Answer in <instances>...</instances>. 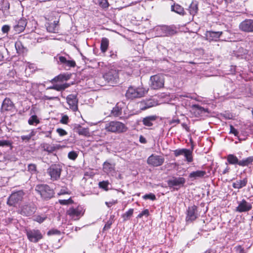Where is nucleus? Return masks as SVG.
Returning a JSON list of instances; mask_svg holds the SVG:
<instances>
[{
    "instance_id": "17",
    "label": "nucleus",
    "mask_w": 253,
    "mask_h": 253,
    "mask_svg": "<svg viewBox=\"0 0 253 253\" xmlns=\"http://www.w3.org/2000/svg\"><path fill=\"white\" fill-rule=\"evenodd\" d=\"M36 211L34 206L25 205L22 206L20 210V213L24 216H29L33 214Z\"/></svg>"
},
{
    "instance_id": "11",
    "label": "nucleus",
    "mask_w": 253,
    "mask_h": 253,
    "mask_svg": "<svg viewBox=\"0 0 253 253\" xmlns=\"http://www.w3.org/2000/svg\"><path fill=\"white\" fill-rule=\"evenodd\" d=\"M164 157L162 156L152 155L148 158L147 163L154 167H158L164 163Z\"/></svg>"
},
{
    "instance_id": "41",
    "label": "nucleus",
    "mask_w": 253,
    "mask_h": 253,
    "mask_svg": "<svg viewBox=\"0 0 253 253\" xmlns=\"http://www.w3.org/2000/svg\"><path fill=\"white\" fill-rule=\"evenodd\" d=\"M133 212V209H130L127 211L122 215L124 221L128 220L132 216Z\"/></svg>"
},
{
    "instance_id": "16",
    "label": "nucleus",
    "mask_w": 253,
    "mask_h": 253,
    "mask_svg": "<svg viewBox=\"0 0 253 253\" xmlns=\"http://www.w3.org/2000/svg\"><path fill=\"white\" fill-rule=\"evenodd\" d=\"M66 101L70 108L75 112L78 110V99L77 96L74 94H70L66 97Z\"/></svg>"
},
{
    "instance_id": "32",
    "label": "nucleus",
    "mask_w": 253,
    "mask_h": 253,
    "mask_svg": "<svg viewBox=\"0 0 253 253\" xmlns=\"http://www.w3.org/2000/svg\"><path fill=\"white\" fill-rule=\"evenodd\" d=\"M103 169L106 173H110L115 170V166L113 164L105 162L103 164Z\"/></svg>"
},
{
    "instance_id": "49",
    "label": "nucleus",
    "mask_w": 253,
    "mask_h": 253,
    "mask_svg": "<svg viewBox=\"0 0 253 253\" xmlns=\"http://www.w3.org/2000/svg\"><path fill=\"white\" fill-rule=\"evenodd\" d=\"M11 145V142L6 140H0V147H4V146H10Z\"/></svg>"
},
{
    "instance_id": "48",
    "label": "nucleus",
    "mask_w": 253,
    "mask_h": 253,
    "mask_svg": "<svg viewBox=\"0 0 253 253\" xmlns=\"http://www.w3.org/2000/svg\"><path fill=\"white\" fill-rule=\"evenodd\" d=\"M149 215V211L148 209H145L141 213H140L138 216L137 218H142L143 216H146V217L148 216Z\"/></svg>"
},
{
    "instance_id": "51",
    "label": "nucleus",
    "mask_w": 253,
    "mask_h": 253,
    "mask_svg": "<svg viewBox=\"0 0 253 253\" xmlns=\"http://www.w3.org/2000/svg\"><path fill=\"white\" fill-rule=\"evenodd\" d=\"M68 121H69V117L67 115H63L60 121V122L63 124H67L68 123Z\"/></svg>"
},
{
    "instance_id": "24",
    "label": "nucleus",
    "mask_w": 253,
    "mask_h": 253,
    "mask_svg": "<svg viewBox=\"0 0 253 253\" xmlns=\"http://www.w3.org/2000/svg\"><path fill=\"white\" fill-rule=\"evenodd\" d=\"M188 10L191 15L192 16V19L195 15L197 14L198 11V3L197 1H193L189 6Z\"/></svg>"
},
{
    "instance_id": "2",
    "label": "nucleus",
    "mask_w": 253,
    "mask_h": 253,
    "mask_svg": "<svg viewBox=\"0 0 253 253\" xmlns=\"http://www.w3.org/2000/svg\"><path fill=\"white\" fill-rule=\"evenodd\" d=\"M148 90L143 87H134L129 86L126 93V96L128 99H134L143 97Z\"/></svg>"
},
{
    "instance_id": "50",
    "label": "nucleus",
    "mask_w": 253,
    "mask_h": 253,
    "mask_svg": "<svg viewBox=\"0 0 253 253\" xmlns=\"http://www.w3.org/2000/svg\"><path fill=\"white\" fill-rule=\"evenodd\" d=\"M56 132L60 136H63L67 134V132L61 128H58L56 129Z\"/></svg>"
},
{
    "instance_id": "14",
    "label": "nucleus",
    "mask_w": 253,
    "mask_h": 253,
    "mask_svg": "<svg viewBox=\"0 0 253 253\" xmlns=\"http://www.w3.org/2000/svg\"><path fill=\"white\" fill-rule=\"evenodd\" d=\"M241 30L246 32H253V20L246 19L239 25Z\"/></svg>"
},
{
    "instance_id": "8",
    "label": "nucleus",
    "mask_w": 253,
    "mask_h": 253,
    "mask_svg": "<svg viewBox=\"0 0 253 253\" xmlns=\"http://www.w3.org/2000/svg\"><path fill=\"white\" fill-rule=\"evenodd\" d=\"M157 37L168 36L174 34V31L170 27L166 26H158L155 28Z\"/></svg>"
},
{
    "instance_id": "1",
    "label": "nucleus",
    "mask_w": 253,
    "mask_h": 253,
    "mask_svg": "<svg viewBox=\"0 0 253 253\" xmlns=\"http://www.w3.org/2000/svg\"><path fill=\"white\" fill-rule=\"evenodd\" d=\"M105 129L108 132L120 133L126 132L127 127L120 122L112 121L106 123Z\"/></svg>"
},
{
    "instance_id": "40",
    "label": "nucleus",
    "mask_w": 253,
    "mask_h": 253,
    "mask_svg": "<svg viewBox=\"0 0 253 253\" xmlns=\"http://www.w3.org/2000/svg\"><path fill=\"white\" fill-rule=\"evenodd\" d=\"M68 79V78L64 75H59L55 77L52 80V82H62L64 81H67Z\"/></svg>"
},
{
    "instance_id": "19",
    "label": "nucleus",
    "mask_w": 253,
    "mask_h": 253,
    "mask_svg": "<svg viewBox=\"0 0 253 253\" xmlns=\"http://www.w3.org/2000/svg\"><path fill=\"white\" fill-rule=\"evenodd\" d=\"M103 78L108 82H117L118 73L116 70H111L104 75Z\"/></svg>"
},
{
    "instance_id": "42",
    "label": "nucleus",
    "mask_w": 253,
    "mask_h": 253,
    "mask_svg": "<svg viewBox=\"0 0 253 253\" xmlns=\"http://www.w3.org/2000/svg\"><path fill=\"white\" fill-rule=\"evenodd\" d=\"M28 170L31 174H36L37 172V167L35 164H31L28 166Z\"/></svg>"
},
{
    "instance_id": "7",
    "label": "nucleus",
    "mask_w": 253,
    "mask_h": 253,
    "mask_svg": "<svg viewBox=\"0 0 253 253\" xmlns=\"http://www.w3.org/2000/svg\"><path fill=\"white\" fill-rule=\"evenodd\" d=\"M62 171V167L58 164H54L47 169V173L50 176V179L53 180H57L59 179Z\"/></svg>"
},
{
    "instance_id": "39",
    "label": "nucleus",
    "mask_w": 253,
    "mask_h": 253,
    "mask_svg": "<svg viewBox=\"0 0 253 253\" xmlns=\"http://www.w3.org/2000/svg\"><path fill=\"white\" fill-rule=\"evenodd\" d=\"M28 123L30 125H36L40 123V121L36 115H33L29 118Z\"/></svg>"
},
{
    "instance_id": "3",
    "label": "nucleus",
    "mask_w": 253,
    "mask_h": 253,
    "mask_svg": "<svg viewBox=\"0 0 253 253\" xmlns=\"http://www.w3.org/2000/svg\"><path fill=\"white\" fill-rule=\"evenodd\" d=\"M36 191L44 199H50L53 196L54 192L49 186L46 184H39L36 186Z\"/></svg>"
},
{
    "instance_id": "28",
    "label": "nucleus",
    "mask_w": 253,
    "mask_h": 253,
    "mask_svg": "<svg viewBox=\"0 0 253 253\" xmlns=\"http://www.w3.org/2000/svg\"><path fill=\"white\" fill-rule=\"evenodd\" d=\"M26 24V20L21 19L18 21L17 24L14 26V30L18 33L21 32L24 30Z\"/></svg>"
},
{
    "instance_id": "46",
    "label": "nucleus",
    "mask_w": 253,
    "mask_h": 253,
    "mask_svg": "<svg viewBox=\"0 0 253 253\" xmlns=\"http://www.w3.org/2000/svg\"><path fill=\"white\" fill-rule=\"evenodd\" d=\"M58 202L61 205H67L73 203V201L71 198H69L67 200H59Z\"/></svg>"
},
{
    "instance_id": "58",
    "label": "nucleus",
    "mask_w": 253,
    "mask_h": 253,
    "mask_svg": "<svg viewBox=\"0 0 253 253\" xmlns=\"http://www.w3.org/2000/svg\"><path fill=\"white\" fill-rule=\"evenodd\" d=\"M21 138L22 141H29L30 140V136L28 135H22L21 136Z\"/></svg>"
},
{
    "instance_id": "10",
    "label": "nucleus",
    "mask_w": 253,
    "mask_h": 253,
    "mask_svg": "<svg viewBox=\"0 0 253 253\" xmlns=\"http://www.w3.org/2000/svg\"><path fill=\"white\" fill-rule=\"evenodd\" d=\"M197 208L195 206L188 207L186 211L185 220L187 223L193 221L198 217Z\"/></svg>"
},
{
    "instance_id": "25",
    "label": "nucleus",
    "mask_w": 253,
    "mask_h": 253,
    "mask_svg": "<svg viewBox=\"0 0 253 253\" xmlns=\"http://www.w3.org/2000/svg\"><path fill=\"white\" fill-rule=\"evenodd\" d=\"M157 118L156 115H152L146 117L142 120L143 124L147 126H151L153 125V122H155Z\"/></svg>"
},
{
    "instance_id": "56",
    "label": "nucleus",
    "mask_w": 253,
    "mask_h": 253,
    "mask_svg": "<svg viewBox=\"0 0 253 253\" xmlns=\"http://www.w3.org/2000/svg\"><path fill=\"white\" fill-rule=\"evenodd\" d=\"M151 104H152L151 102V103L148 102V103L146 104V106H143V103H141V104L142 105L141 109L145 110V109H146L147 108H149L152 107L153 106V105Z\"/></svg>"
},
{
    "instance_id": "55",
    "label": "nucleus",
    "mask_w": 253,
    "mask_h": 253,
    "mask_svg": "<svg viewBox=\"0 0 253 253\" xmlns=\"http://www.w3.org/2000/svg\"><path fill=\"white\" fill-rule=\"evenodd\" d=\"M180 123V120L179 119H172L170 120L169 122L170 125H173V126H175V124H178Z\"/></svg>"
},
{
    "instance_id": "57",
    "label": "nucleus",
    "mask_w": 253,
    "mask_h": 253,
    "mask_svg": "<svg viewBox=\"0 0 253 253\" xmlns=\"http://www.w3.org/2000/svg\"><path fill=\"white\" fill-rule=\"evenodd\" d=\"M43 99L44 100H54V99H58V97H54V96H47V95H44L43 97Z\"/></svg>"
},
{
    "instance_id": "37",
    "label": "nucleus",
    "mask_w": 253,
    "mask_h": 253,
    "mask_svg": "<svg viewBox=\"0 0 253 253\" xmlns=\"http://www.w3.org/2000/svg\"><path fill=\"white\" fill-rule=\"evenodd\" d=\"M227 162L231 165H238L239 160L238 158L233 154H229L227 156Z\"/></svg>"
},
{
    "instance_id": "47",
    "label": "nucleus",
    "mask_w": 253,
    "mask_h": 253,
    "mask_svg": "<svg viewBox=\"0 0 253 253\" xmlns=\"http://www.w3.org/2000/svg\"><path fill=\"white\" fill-rule=\"evenodd\" d=\"M68 157L69 159L75 160L78 157V154L75 151H71L68 153Z\"/></svg>"
},
{
    "instance_id": "13",
    "label": "nucleus",
    "mask_w": 253,
    "mask_h": 253,
    "mask_svg": "<svg viewBox=\"0 0 253 253\" xmlns=\"http://www.w3.org/2000/svg\"><path fill=\"white\" fill-rule=\"evenodd\" d=\"M58 64H62L65 69H69L70 68L75 67L76 66V62L73 60H68L66 57L62 56H58Z\"/></svg>"
},
{
    "instance_id": "36",
    "label": "nucleus",
    "mask_w": 253,
    "mask_h": 253,
    "mask_svg": "<svg viewBox=\"0 0 253 253\" xmlns=\"http://www.w3.org/2000/svg\"><path fill=\"white\" fill-rule=\"evenodd\" d=\"M109 45V40L106 38H103L101 40L100 49L102 52H105Z\"/></svg>"
},
{
    "instance_id": "62",
    "label": "nucleus",
    "mask_w": 253,
    "mask_h": 253,
    "mask_svg": "<svg viewBox=\"0 0 253 253\" xmlns=\"http://www.w3.org/2000/svg\"><path fill=\"white\" fill-rule=\"evenodd\" d=\"M237 252L238 253H245L244 250L240 246L237 247Z\"/></svg>"
},
{
    "instance_id": "26",
    "label": "nucleus",
    "mask_w": 253,
    "mask_h": 253,
    "mask_svg": "<svg viewBox=\"0 0 253 253\" xmlns=\"http://www.w3.org/2000/svg\"><path fill=\"white\" fill-rule=\"evenodd\" d=\"M74 129H76V132L79 135L85 136H89L90 135L88 128L82 127L80 125H76Z\"/></svg>"
},
{
    "instance_id": "15",
    "label": "nucleus",
    "mask_w": 253,
    "mask_h": 253,
    "mask_svg": "<svg viewBox=\"0 0 253 253\" xmlns=\"http://www.w3.org/2000/svg\"><path fill=\"white\" fill-rule=\"evenodd\" d=\"M252 209V205L245 199L238 202V206L236 207V211L239 212H247Z\"/></svg>"
},
{
    "instance_id": "22",
    "label": "nucleus",
    "mask_w": 253,
    "mask_h": 253,
    "mask_svg": "<svg viewBox=\"0 0 253 253\" xmlns=\"http://www.w3.org/2000/svg\"><path fill=\"white\" fill-rule=\"evenodd\" d=\"M14 107V104L11 100L9 98H6L3 101L1 110L2 111H8L11 110Z\"/></svg>"
},
{
    "instance_id": "23",
    "label": "nucleus",
    "mask_w": 253,
    "mask_h": 253,
    "mask_svg": "<svg viewBox=\"0 0 253 253\" xmlns=\"http://www.w3.org/2000/svg\"><path fill=\"white\" fill-rule=\"evenodd\" d=\"M206 174V172L205 170H197L191 172L189 175V178L193 180L203 178L205 177Z\"/></svg>"
},
{
    "instance_id": "5",
    "label": "nucleus",
    "mask_w": 253,
    "mask_h": 253,
    "mask_svg": "<svg viewBox=\"0 0 253 253\" xmlns=\"http://www.w3.org/2000/svg\"><path fill=\"white\" fill-rule=\"evenodd\" d=\"M24 196V193L22 190L12 192L7 199V205L9 206H16L22 201Z\"/></svg>"
},
{
    "instance_id": "35",
    "label": "nucleus",
    "mask_w": 253,
    "mask_h": 253,
    "mask_svg": "<svg viewBox=\"0 0 253 253\" xmlns=\"http://www.w3.org/2000/svg\"><path fill=\"white\" fill-rule=\"evenodd\" d=\"M2 4L1 6V10L5 15L9 14V9L10 7V4L7 0H1Z\"/></svg>"
},
{
    "instance_id": "31",
    "label": "nucleus",
    "mask_w": 253,
    "mask_h": 253,
    "mask_svg": "<svg viewBox=\"0 0 253 253\" xmlns=\"http://www.w3.org/2000/svg\"><path fill=\"white\" fill-rule=\"evenodd\" d=\"M253 156H250L241 160H239L238 165L241 167H248L252 164Z\"/></svg>"
},
{
    "instance_id": "33",
    "label": "nucleus",
    "mask_w": 253,
    "mask_h": 253,
    "mask_svg": "<svg viewBox=\"0 0 253 253\" xmlns=\"http://www.w3.org/2000/svg\"><path fill=\"white\" fill-rule=\"evenodd\" d=\"M69 86V85L66 83L63 84H53L51 86L48 87L47 88V89H55L57 91H61V90H63L65 89L66 88L68 87Z\"/></svg>"
},
{
    "instance_id": "38",
    "label": "nucleus",
    "mask_w": 253,
    "mask_h": 253,
    "mask_svg": "<svg viewBox=\"0 0 253 253\" xmlns=\"http://www.w3.org/2000/svg\"><path fill=\"white\" fill-rule=\"evenodd\" d=\"M42 147L43 150L49 153H52L56 149V147L53 145H50L47 143H44L42 145Z\"/></svg>"
},
{
    "instance_id": "29",
    "label": "nucleus",
    "mask_w": 253,
    "mask_h": 253,
    "mask_svg": "<svg viewBox=\"0 0 253 253\" xmlns=\"http://www.w3.org/2000/svg\"><path fill=\"white\" fill-rule=\"evenodd\" d=\"M247 182V179L245 178L243 179H240L236 181L235 182L233 183L232 186L233 188L239 189L246 186Z\"/></svg>"
},
{
    "instance_id": "20",
    "label": "nucleus",
    "mask_w": 253,
    "mask_h": 253,
    "mask_svg": "<svg viewBox=\"0 0 253 253\" xmlns=\"http://www.w3.org/2000/svg\"><path fill=\"white\" fill-rule=\"evenodd\" d=\"M191 112L194 113L195 116H200L207 112V109L200 106L199 105H193L191 106Z\"/></svg>"
},
{
    "instance_id": "12",
    "label": "nucleus",
    "mask_w": 253,
    "mask_h": 253,
    "mask_svg": "<svg viewBox=\"0 0 253 253\" xmlns=\"http://www.w3.org/2000/svg\"><path fill=\"white\" fill-rule=\"evenodd\" d=\"M192 153V152L191 150L186 149H176L174 151L175 156L177 157L180 155H184L187 161L189 163L193 161Z\"/></svg>"
},
{
    "instance_id": "18",
    "label": "nucleus",
    "mask_w": 253,
    "mask_h": 253,
    "mask_svg": "<svg viewBox=\"0 0 253 253\" xmlns=\"http://www.w3.org/2000/svg\"><path fill=\"white\" fill-rule=\"evenodd\" d=\"M185 183V179L182 177H174L168 181L169 187L181 186Z\"/></svg>"
},
{
    "instance_id": "6",
    "label": "nucleus",
    "mask_w": 253,
    "mask_h": 253,
    "mask_svg": "<svg viewBox=\"0 0 253 253\" xmlns=\"http://www.w3.org/2000/svg\"><path fill=\"white\" fill-rule=\"evenodd\" d=\"M85 210L81 206L77 208H70L66 211L67 215H69L70 219L73 220H79L84 214Z\"/></svg>"
},
{
    "instance_id": "63",
    "label": "nucleus",
    "mask_w": 253,
    "mask_h": 253,
    "mask_svg": "<svg viewBox=\"0 0 253 253\" xmlns=\"http://www.w3.org/2000/svg\"><path fill=\"white\" fill-rule=\"evenodd\" d=\"M117 203L116 201H113V202H105V204L106 205V206L110 208L113 205L116 204Z\"/></svg>"
},
{
    "instance_id": "45",
    "label": "nucleus",
    "mask_w": 253,
    "mask_h": 253,
    "mask_svg": "<svg viewBox=\"0 0 253 253\" xmlns=\"http://www.w3.org/2000/svg\"><path fill=\"white\" fill-rule=\"evenodd\" d=\"M98 2L100 6L103 8H106L109 6L107 0H98Z\"/></svg>"
},
{
    "instance_id": "52",
    "label": "nucleus",
    "mask_w": 253,
    "mask_h": 253,
    "mask_svg": "<svg viewBox=\"0 0 253 253\" xmlns=\"http://www.w3.org/2000/svg\"><path fill=\"white\" fill-rule=\"evenodd\" d=\"M61 233L60 231L57 229H51L47 232V235H60Z\"/></svg>"
},
{
    "instance_id": "54",
    "label": "nucleus",
    "mask_w": 253,
    "mask_h": 253,
    "mask_svg": "<svg viewBox=\"0 0 253 253\" xmlns=\"http://www.w3.org/2000/svg\"><path fill=\"white\" fill-rule=\"evenodd\" d=\"M108 182L103 181L102 182H100L99 183V185L101 188L106 189L108 187Z\"/></svg>"
},
{
    "instance_id": "9",
    "label": "nucleus",
    "mask_w": 253,
    "mask_h": 253,
    "mask_svg": "<svg viewBox=\"0 0 253 253\" xmlns=\"http://www.w3.org/2000/svg\"><path fill=\"white\" fill-rule=\"evenodd\" d=\"M27 238L30 242L37 243L42 238V235L39 230L32 229L26 231Z\"/></svg>"
},
{
    "instance_id": "4",
    "label": "nucleus",
    "mask_w": 253,
    "mask_h": 253,
    "mask_svg": "<svg viewBox=\"0 0 253 253\" xmlns=\"http://www.w3.org/2000/svg\"><path fill=\"white\" fill-rule=\"evenodd\" d=\"M165 78L163 74H157L150 77L149 84L151 88L159 89L164 85Z\"/></svg>"
},
{
    "instance_id": "61",
    "label": "nucleus",
    "mask_w": 253,
    "mask_h": 253,
    "mask_svg": "<svg viewBox=\"0 0 253 253\" xmlns=\"http://www.w3.org/2000/svg\"><path fill=\"white\" fill-rule=\"evenodd\" d=\"M139 141L141 143H143V144H145V143H146L147 142V141H146V139H145V138L142 135H140V137H139Z\"/></svg>"
},
{
    "instance_id": "43",
    "label": "nucleus",
    "mask_w": 253,
    "mask_h": 253,
    "mask_svg": "<svg viewBox=\"0 0 253 253\" xmlns=\"http://www.w3.org/2000/svg\"><path fill=\"white\" fill-rule=\"evenodd\" d=\"M46 218V216H42L41 215H35L34 217L33 220L35 221H37L40 223L43 222L45 219Z\"/></svg>"
},
{
    "instance_id": "53",
    "label": "nucleus",
    "mask_w": 253,
    "mask_h": 253,
    "mask_svg": "<svg viewBox=\"0 0 253 253\" xmlns=\"http://www.w3.org/2000/svg\"><path fill=\"white\" fill-rule=\"evenodd\" d=\"M230 133L234 134L236 136H238L239 134V132L232 125L230 126Z\"/></svg>"
},
{
    "instance_id": "64",
    "label": "nucleus",
    "mask_w": 253,
    "mask_h": 253,
    "mask_svg": "<svg viewBox=\"0 0 253 253\" xmlns=\"http://www.w3.org/2000/svg\"><path fill=\"white\" fill-rule=\"evenodd\" d=\"M229 168L227 166L226 168L222 171V174H225L226 173H228L229 172Z\"/></svg>"
},
{
    "instance_id": "59",
    "label": "nucleus",
    "mask_w": 253,
    "mask_h": 253,
    "mask_svg": "<svg viewBox=\"0 0 253 253\" xmlns=\"http://www.w3.org/2000/svg\"><path fill=\"white\" fill-rule=\"evenodd\" d=\"M9 30V27L7 25H4L2 27V31L3 33H7Z\"/></svg>"
},
{
    "instance_id": "44",
    "label": "nucleus",
    "mask_w": 253,
    "mask_h": 253,
    "mask_svg": "<svg viewBox=\"0 0 253 253\" xmlns=\"http://www.w3.org/2000/svg\"><path fill=\"white\" fill-rule=\"evenodd\" d=\"M142 198L144 200L150 199L152 201H154L156 199L155 195L153 193L145 194L143 196Z\"/></svg>"
},
{
    "instance_id": "21",
    "label": "nucleus",
    "mask_w": 253,
    "mask_h": 253,
    "mask_svg": "<svg viewBox=\"0 0 253 253\" xmlns=\"http://www.w3.org/2000/svg\"><path fill=\"white\" fill-rule=\"evenodd\" d=\"M58 20H55L53 22H48L46 24L47 31L50 33H56L58 32Z\"/></svg>"
},
{
    "instance_id": "30",
    "label": "nucleus",
    "mask_w": 253,
    "mask_h": 253,
    "mask_svg": "<svg viewBox=\"0 0 253 253\" xmlns=\"http://www.w3.org/2000/svg\"><path fill=\"white\" fill-rule=\"evenodd\" d=\"M171 10L180 15H184L185 14L184 8L177 3H174L171 6Z\"/></svg>"
},
{
    "instance_id": "60",
    "label": "nucleus",
    "mask_w": 253,
    "mask_h": 253,
    "mask_svg": "<svg viewBox=\"0 0 253 253\" xmlns=\"http://www.w3.org/2000/svg\"><path fill=\"white\" fill-rule=\"evenodd\" d=\"M111 225H112V222L108 221L104 227V230H107V229H109L110 228Z\"/></svg>"
},
{
    "instance_id": "27",
    "label": "nucleus",
    "mask_w": 253,
    "mask_h": 253,
    "mask_svg": "<svg viewBox=\"0 0 253 253\" xmlns=\"http://www.w3.org/2000/svg\"><path fill=\"white\" fill-rule=\"evenodd\" d=\"M123 102H118L112 110L111 113L114 116H119L122 114V108L124 106Z\"/></svg>"
},
{
    "instance_id": "34",
    "label": "nucleus",
    "mask_w": 253,
    "mask_h": 253,
    "mask_svg": "<svg viewBox=\"0 0 253 253\" xmlns=\"http://www.w3.org/2000/svg\"><path fill=\"white\" fill-rule=\"evenodd\" d=\"M222 34V32L211 31L209 32L207 36L210 40L216 41L219 38Z\"/></svg>"
}]
</instances>
